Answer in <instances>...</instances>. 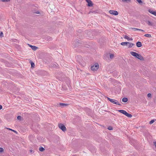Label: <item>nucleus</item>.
I'll return each mask as SVG.
<instances>
[{"label":"nucleus","instance_id":"nucleus-1","mask_svg":"<svg viewBox=\"0 0 156 156\" xmlns=\"http://www.w3.org/2000/svg\"><path fill=\"white\" fill-rule=\"evenodd\" d=\"M130 54L134 57L141 61H144V59L141 55L138 53L133 51L130 52Z\"/></svg>","mask_w":156,"mask_h":156},{"label":"nucleus","instance_id":"nucleus-2","mask_svg":"<svg viewBox=\"0 0 156 156\" xmlns=\"http://www.w3.org/2000/svg\"><path fill=\"white\" fill-rule=\"evenodd\" d=\"M118 111L119 112H120L122 114L126 116L129 117L131 118L132 117V115L128 113H127L126 111L123 110H118Z\"/></svg>","mask_w":156,"mask_h":156},{"label":"nucleus","instance_id":"nucleus-3","mask_svg":"<svg viewBox=\"0 0 156 156\" xmlns=\"http://www.w3.org/2000/svg\"><path fill=\"white\" fill-rule=\"evenodd\" d=\"M106 98H107V99L112 103L116 104V105H118L120 106L121 105L119 104L118 101H117V100L111 99L110 98L108 97H107Z\"/></svg>","mask_w":156,"mask_h":156},{"label":"nucleus","instance_id":"nucleus-4","mask_svg":"<svg viewBox=\"0 0 156 156\" xmlns=\"http://www.w3.org/2000/svg\"><path fill=\"white\" fill-rule=\"evenodd\" d=\"M79 43H80L78 39H77L75 41H73L72 43L73 47L74 48H76L78 46Z\"/></svg>","mask_w":156,"mask_h":156},{"label":"nucleus","instance_id":"nucleus-5","mask_svg":"<svg viewBox=\"0 0 156 156\" xmlns=\"http://www.w3.org/2000/svg\"><path fill=\"white\" fill-rule=\"evenodd\" d=\"M99 68V65L98 63H96L91 67V69L93 71L97 70Z\"/></svg>","mask_w":156,"mask_h":156},{"label":"nucleus","instance_id":"nucleus-6","mask_svg":"<svg viewBox=\"0 0 156 156\" xmlns=\"http://www.w3.org/2000/svg\"><path fill=\"white\" fill-rule=\"evenodd\" d=\"M58 126L63 131L65 132L66 130V128L63 124L60 123L58 124Z\"/></svg>","mask_w":156,"mask_h":156},{"label":"nucleus","instance_id":"nucleus-7","mask_svg":"<svg viewBox=\"0 0 156 156\" xmlns=\"http://www.w3.org/2000/svg\"><path fill=\"white\" fill-rule=\"evenodd\" d=\"M109 12L110 14L115 16H116L118 14V12L115 10H110Z\"/></svg>","mask_w":156,"mask_h":156},{"label":"nucleus","instance_id":"nucleus-8","mask_svg":"<svg viewBox=\"0 0 156 156\" xmlns=\"http://www.w3.org/2000/svg\"><path fill=\"white\" fill-rule=\"evenodd\" d=\"M136 46L137 47L139 48L142 46L141 43L140 41H138L136 43Z\"/></svg>","mask_w":156,"mask_h":156},{"label":"nucleus","instance_id":"nucleus-9","mask_svg":"<svg viewBox=\"0 0 156 156\" xmlns=\"http://www.w3.org/2000/svg\"><path fill=\"white\" fill-rule=\"evenodd\" d=\"M148 12H150V13H151L152 14L154 15L155 16H156V11H153L152 10H151L150 9H149L148 10Z\"/></svg>","mask_w":156,"mask_h":156},{"label":"nucleus","instance_id":"nucleus-10","mask_svg":"<svg viewBox=\"0 0 156 156\" xmlns=\"http://www.w3.org/2000/svg\"><path fill=\"white\" fill-rule=\"evenodd\" d=\"M132 28V29H133L134 31L139 30V31H142V32H144V30H141V29H138V28Z\"/></svg>","mask_w":156,"mask_h":156},{"label":"nucleus","instance_id":"nucleus-11","mask_svg":"<svg viewBox=\"0 0 156 156\" xmlns=\"http://www.w3.org/2000/svg\"><path fill=\"white\" fill-rule=\"evenodd\" d=\"M125 39H127L128 41L129 40H133V38H130L127 35H125L124 37Z\"/></svg>","mask_w":156,"mask_h":156},{"label":"nucleus","instance_id":"nucleus-12","mask_svg":"<svg viewBox=\"0 0 156 156\" xmlns=\"http://www.w3.org/2000/svg\"><path fill=\"white\" fill-rule=\"evenodd\" d=\"M146 23L149 26H152L153 25V23L150 22L148 20L147 21Z\"/></svg>","mask_w":156,"mask_h":156},{"label":"nucleus","instance_id":"nucleus-13","mask_svg":"<svg viewBox=\"0 0 156 156\" xmlns=\"http://www.w3.org/2000/svg\"><path fill=\"white\" fill-rule=\"evenodd\" d=\"M128 101V99L126 98H124L122 99V101L124 102H126Z\"/></svg>","mask_w":156,"mask_h":156},{"label":"nucleus","instance_id":"nucleus-14","mask_svg":"<svg viewBox=\"0 0 156 156\" xmlns=\"http://www.w3.org/2000/svg\"><path fill=\"white\" fill-rule=\"evenodd\" d=\"M128 44H129L128 46V48H130L132 47L134 45V44L133 43H131L129 42V43H128Z\"/></svg>","mask_w":156,"mask_h":156},{"label":"nucleus","instance_id":"nucleus-15","mask_svg":"<svg viewBox=\"0 0 156 156\" xmlns=\"http://www.w3.org/2000/svg\"><path fill=\"white\" fill-rule=\"evenodd\" d=\"M31 48L33 50L35 51L38 48V47L34 46H32Z\"/></svg>","mask_w":156,"mask_h":156},{"label":"nucleus","instance_id":"nucleus-16","mask_svg":"<svg viewBox=\"0 0 156 156\" xmlns=\"http://www.w3.org/2000/svg\"><path fill=\"white\" fill-rule=\"evenodd\" d=\"M128 43H129V42H122L121 43V44L123 46L124 45H126Z\"/></svg>","mask_w":156,"mask_h":156},{"label":"nucleus","instance_id":"nucleus-17","mask_svg":"<svg viewBox=\"0 0 156 156\" xmlns=\"http://www.w3.org/2000/svg\"><path fill=\"white\" fill-rule=\"evenodd\" d=\"M39 150L40 151L42 152L45 150V149L43 147H39Z\"/></svg>","mask_w":156,"mask_h":156},{"label":"nucleus","instance_id":"nucleus-18","mask_svg":"<svg viewBox=\"0 0 156 156\" xmlns=\"http://www.w3.org/2000/svg\"><path fill=\"white\" fill-rule=\"evenodd\" d=\"M46 39L47 41H51V40L52 38L51 37H50V36H47L46 37Z\"/></svg>","mask_w":156,"mask_h":156},{"label":"nucleus","instance_id":"nucleus-19","mask_svg":"<svg viewBox=\"0 0 156 156\" xmlns=\"http://www.w3.org/2000/svg\"><path fill=\"white\" fill-rule=\"evenodd\" d=\"M59 106H66L67 105V104L64 103H60L59 104Z\"/></svg>","mask_w":156,"mask_h":156},{"label":"nucleus","instance_id":"nucleus-20","mask_svg":"<svg viewBox=\"0 0 156 156\" xmlns=\"http://www.w3.org/2000/svg\"><path fill=\"white\" fill-rule=\"evenodd\" d=\"M30 64L31 65V67L32 68H34L35 66L34 63L33 62H31Z\"/></svg>","mask_w":156,"mask_h":156},{"label":"nucleus","instance_id":"nucleus-21","mask_svg":"<svg viewBox=\"0 0 156 156\" xmlns=\"http://www.w3.org/2000/svg\"><path fill=\"white\" fill-rule=\"evenodd\" d=\"M114 57V54H110V58L111 59H113Z\"/></svg>","mask_w":156,"mask_h":156},{"label":"nucleus","instance_id":"nucleus-22","mask_svg":"<svg viewBox=\"0 0 156 156\" xmlns=\"http://www.w3.org/2000/svg\"><path fill=\"white\" fill-rule=\"evenodd\" d=\"M144 36L146 37H151V36L150 34H145L144 35Z\"/></svg>","mask_w":156,"mask_h":156},{"label":"nucleus","instance_id":"nucleus-23","mask_svg":"<svg viewBox=\"0 0 156 156\" xmlns=\"http://www.w3.org/2000/svg\"><path fill=\"white\" fill-rule=\"evenodd\" d=\"M154 122V119L152 120L149 122V124H151L153 123V122Z\"/></svg>","mask_w":156,"mask_h":156},{"label":"nucleus","instance_id":"nucleus-24","mask_svg":"<svg viewBox=\"0 0 156 156\" xmlns=\"http://www.w3.org/2000/svg\"><path fill=\"white\" fill-rule=\"evenodd\" d=\"M7 129H8L9 130H10L12 131H13V132L15 133H17V132L16 131H15V130H13L11 129H10V128H7Z\"/></svg>","mask_w":156,"mask_h":156},{"label":"nucleus","instance_id":"nucleus-25","mask_svg":"<svg viewBox=\"0 0 156 156\" xmlns=\"http://www.w3.org/2000/svg\"><path fill=\"white\" fill-rule=\"evenodd\" d=\"M140 4L142 3V1L141 0H136Z\"/></svg>","mask_w":156,"mask_h":156},{"label":"nucleus","instance_id":"nucleus-26","mask_svg":"<svg viewBox=\"0 0 156 156\" xmlns=\"http://www.w3.org/2000/svg\"><path fill=\"white\" fill-rule=\"evenodd\" d=\"M10 0H1V1L3 2H9Z\"/></svg>","mask_w":156,"mask_h":156},{"label":"nucleus","instance_id":"nucleus-27","mask_svg":"<svg viewBox=\"0 0 156 156\" xmlns=\"http://www.w3.org/2000/svg\"><path fill=\"white\" fill-rule=\"evenodd\" d=\"M147 97H148V98H151V94H150V93H148V94H147Z\"/></svg>","mask_w":156,"mask_h":156},{"label":"nucleus","instance_id":"nucleus-28","mask_svg":"<svg viewBox=\"0 0 156 156\" xmlns=\"http://www.w3.org/2000/svg\"><path fill=\"white\" fill-rule=\"evenodd\" d=\"M108 129L109 130H112L113 128L111 126H109L108 127Z\"/></svg>","mask_w":156,"mask_h":156},{"label":"nucleus","instance_id":"nucleus-29","mask_svg":"<svg viewBox=\"0 0 156 156\" xmlns=\"http://www.w3.org/2000/svg\"><path fill=\"white\" fill-rule=\"evenodd\" d=\"M4 151V149L3 148L0 147V153H2Z\"/></svg>","mask_w":156,"mask_h":156},{"label":"nucleus","instance_id":"nucleus-30","mask_svg":"<svg viewBox=\"0 0 156 156\" xmlns=\"http://www.w3.org/2000/svg\"><path fill=\"white\" fill-rule=\"evenodd\" d=\"M3 33L2 32H1L0 33V37H3Z\"/></svg>","mask_w":156,"mask_h":156},{"label":"nucleus","instance_id":"nucleus-31","mask_svg":"<svg viewBox=\"0 0 156 156\" xmlns=\"http://www.w3.org/2000/svg\"><path fill=\"white\" fill-rule=\"evenodd\" d=\"M21 118V117L20 116H18L17 117V119L18 120H20Z\"/></svg>","mask_w":156,"mask_h":156},{"label":"nucleus","instance_id":"nucleus-32","mask_svg":"<svg viewBox=\"0 0 156 156\" xmlns=\"http://www.w3.org/2000/svg\"><path fill=\"white\" fill-rule=\"evenodd\" d=\"M33 12L34 13L40 14V12L39 11H37L36 12Z\"/></svg>","mask_w":156,"mask_h":156},{"label":"nucleus","instance_id":"nucleus-33","mask_svg":"<svg viewBox=\"0 0 156 156\" xmlns=\"http://www.w3.org/2000/svg\"><path fill=\"white\" fill-rule=\"evenodd\" d=\"M154 145L155 146V147L156 148V141L153 142Z\"/></svg>","mask_w":156,"mask_h":156},{"label":"nucleus","instance_id":"nucleus-34","mask_svg":"<svg viewBox=\"0 0 156 156\" xmlns=\"http://www.w3.org/2000/svg\"><path fill=\"white\" fill-rule=\"evenodd\" d=\"M80 63L82 66H84L85 65V63L84 62L83 63V64H82V63H80Z\"/></svg>","mask_w":156,"mask_h":156},{"label":"nucleus","instance_id":"nucleus-35","mask_svg":"<svg viewBox=\"0 0 156 156\" xmlns=\"http://www.w3.org/2000/svg\"><path fill=\"white\" fill-rule=\"evenodd\" d=\"M131 1V0H124V2H130Z\"/></svg>","mask_w":156,"mask_h":156},{"label":"nucleus","instance_id":"nucleus-36","mask_svg":"<svg viewBox=\"0 0 156 156\" xmlns=\"http://www.w3.org/2000/svg\"><path fill=\"white\" fill-rule=\"evenodd\" d=\"M2 108V106L1 105H0V110Z\"/></svg>","mask_w":156,"mask_h":156},{"label":"nucleus","instance_id":"nucleus-37","mask_svg":"<svg viewBox=\"0 0 156 156\" xmlns=\"http://www.w3.org/2000/svg\"><path fill=\"white\" fill-rule=\"evenodd\" d=\"M29 46L31 47V48H32V46H33V45H30V44H28Z\"/></svg>","mask_w":156,"mask_h":156},{"label":"nucleus","instance_id":"nucleus-38","mask_svg":"<svg viewBox=\"0 0 156 156\" xmlns=\"http://www.w3.org/2000/svg\"><path fill=\"white\" fill-rule=\"evenodd\" d=\"M95 12V11H94V12Z\"/></svg>","mask_w":156,"mask_h":156},{"label":"nucleus","instance_id":"nucleus-39","mask_svg":"<svg viewBox=\"0 0 156 156\" xmlns=\"http://www.w3.org/2000/svg\"><path fill=\"white\" fill-rule=\"evenodd\" d=\"M30 152H32V150H30Z\"/></svg>","mask_w":156,"mask_h":156},{"label":"nucleus","instance_id":"nucleus-40","mask_svg":"<svg viewBox=\"0 0 156 156\" xmlns=\"http://www.w3.org/2000/svg\"><path fill=\"white\" fill-rule=\"evenodd\" d=\"M57 65H58V66H56V67H58V65L57 64Z\"/></svg>","mask_w":156,"mask_h":156},{"label":"nucleus","instance_id":"nucleus-41","mask_svg":"<svg viewBox=\"0 0 156 156\" xmlns=\"http://www.w3.org/2000/svg\"><path fill=\"white\" fill-rule=\"evenodd\" d=\"M123 2H124V0H122Z\"/></svg>","mask_w":156,"mask_h":156},{"label":"nucleus","instance_id":"nucleus-42","mask_svg":"<svg viewBox=\"0 0 156 156\" xmlns=\"http://www.w3.org/2000/svg\"><path fill=\"white\" fill-rule=\"evenodd\" d=\"M1 1V0H0V2Z\"/></svg>","mask_w":156,"mask_h":156}]
</instances>
